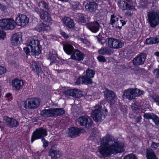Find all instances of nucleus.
I'll return each instance as SVG.
<instances>
[{
	"instance_id": "nucleus-20",
	"label": "nucleus",
	"mask_w": 159,
	"mask_h": 159,
	"mask_svg": "<svg viewBox=\"0 0 159 159\" xmlns=\"http://www.w3.org/2000/svg\"><path fill=\"white\" fill-rule=\"evenodd\" d=\"M11 85L13 88L17 90L22 89L24 86V82L22 80L16 78L12 80L11 82Z\"/></svg>"
},
{
	"instance_id": "nucleus-3",
	"label": "nucleus",
	"mask_w": 159,
	"mask_h": 159,
	"mask_svg": "<svg viewBox=\"0 0 159 159\" xmlns=\"http://www.w3.org/2000/svg\"><path fill=\"white\" fill-rule=\"evenodd\" d=\"M27 44L28 46L30 47L31 53L32 55L36 57L41 53L42 46L38 39H31L27 41Z\"/></svg>"
},
{
	"instance_id": "nucleus-54",
	"label": "nucleus",
	"mask_w": 159,
	"mask_h": 159,
	"mask_svg": "<svg viewBox=\"0 0 159 159\" xmlns=\"http://www.w3.org/2000/svg\"><path fill=\"white\" fill-rule=\"evenodd\" d=\"M42 141H43V146L44 148H46L48 146V142L44 138V139H42Z\"/></svg>"
},
{
	"instance_id": "nucleus-55",
	"label": "nucleus",
	"mask_w": 159,
	"mask_h": 159,
	"mask_svg": "<svg viewBox=\"0 0 159 159\" xmlns=\"http://www.w3.org/2000/svg\"><path fill=\"white\" fill-rule=\"evenodd\" d=\"M6 71V69L5 67L2 66H0V75H2Z\"/></svg>"
},
{
	"instance_id": "nucleus-8",
	"label": "nucleus",
	"mask_w": 159,
	"mask_h": 159,
	"mask_svg": "<svg viewBox=\"0 0 159 159\" xmlns=\"http://www.w3.org/2000/svg\"><path fill=\"white\" fill-rule=\"evenodd\" d=\"M148 21L151 27L155 28L159 24V12L152 11L147 12Z\"/></svg>"
},
{
	"instance_id": "nucleus-63",
	"label": "nucleus",
	"mask_w": 159,
	"mask_h": 159,
	"mask_svg": "<svg viewBox=\"0 0 159 159\" xmlns=\"http://www.w3.org/2000/svg\"><path fill=\"white\" fill-rule=\"evenodd\" d=\"M133 14L130 11H127L125 13V15L126 16H132Z\"/></svg>"
},
{
	"instance_id": "nucleus-57",
	"label": "nucleus",
	"mask_w": 159,
	"mask_h": 159,
	"mask_svg": "<svg viewBox=\"0 0 159 159\" xmlns=\"http://www.w3.org/2000/svg\"><path fill=\"white\" fill-rule=\"evenodd\" d=\"M131 108L133 110H134L136 112L138 111L137 110L139 109L138 106L137 105L135 104L134 103L131 106Z\"/></svg>"
},
{
	"instance_id": "nucleus-9",
	"label": "nucleus",
	"mask_w": 159,
	"mask_h": 159,
	"mask_svg": "<svg viewBox=\"0 0 159 159\" xmlns=\"http://www.w3.org/2000/svg\"><path fill=\"white\" fill-rule=\"evenodd\" d=\"M47 134V130L42 127L36 128L32 133L31 138V143H33L35 140L39 139H44V137Z\"/></svg>"
},
{
	"instance_id": "nucleus-43",
	"label": "nucleus",
	"mask_w": 159,
	"mask_h": 159,
	"mask_svg": "<svg viewBox=\"0 0 159 159\" xmlns=\"http://www.w3.org/2000/svg\"><path fill=\"white\" fill-rule=\"evenodd\" d=\"M140 1V6L143 9H146L148 8L147 1Z\"/></svg>"
},
{
	"instance_id": "nucleus-59",
	"label": "nucleus",
	"mask_w": 159,
	"mask_h": 159,
	"mask_svg": "<svg viewBox=\"0 0 159 159\" xmlns=\"http://www.w3.org/2000/svg\"><path fill=\"white\" fill-rule=\"evenodd\" d=\"M11 95V93H9L6 94V97L10 101H11L12 99Z\"/></svg>"
},
{
	"instance_id": "nucleus-31",
	"label": "nucleus",
	"mask_w": 159,
	"mask_h": 159,
	"mask_svg": "<svg viewBox=\"0 0 159 159\" xmlns=\"http://www.w3.org/2000/svg\"><path fill=\"white\" fill-rule=\"evenodd\" d=\"M146 157L147 159H159L153 150L149 148L146 149Z\"/></svg>"
},
{
	"instance_id": "nucleus-28",
	"label": "nucleus",
	"mask_w": 159,
	"mask_h": 159,
	"mask_svg": "<svg viewBox=\"0 0 159 159\" xmlns=\"http://www.w3.org/2000/svg\"><path fill=\"white\" fill-rule=\"evenodd\" d=\"M63 48L64 52L67 54L71 55L75 49L72 45L67 43L63 45Z\"/></svg>"
},
{
	"instance_id": "nucleus-36",
	"label": "nucleus",
	"mask_w": 159,
	"mask_h": 159,
	"mask_svg": "<svg viewBox=\"0 0 159 159\" xmlns=\"http://www.w3.org/2000/svg\"><path fill=\"white\" fill-rule=\"evenodd\" d=\"M119 108L124 115H126L127 113L128 107L126 105H123L121 104H119Z\"/></svg>"
},
{
	"instance_id": "nucleus-39",
	"label": "nucleus",
	"mask_w": 159,
	"mask_h": 159,
	"mask_svg": "<svg viewBox=\"0 0 159 159\" xmlns=\"http://www.w3.org/2000/svg\"><path fill=\"white\" fill-rule=\"evenodd\" d=\"M134 116L136 123H139L141 122L142 118L141 113L140 112L138 111L136 112Z\"/></svg>"
},
{
	"instance_id": "nucleus-38",
	"label": "nucleus",
	"mask_w": 159,
	"mask_h": 159,
	"mask_svg": "<svg viewBox=\"0 0 159 159\" xmlns=\"http://www.w3.org/2000/svg\"><path fill=\"white\" fill-rule=\"evenodd\" d=\"M96 38L97 39L98 42L102 45L104 44L105 42H106V39L105 40L104 38L102 36L100 33H99L98 36H96Z\"/></svg>"
},
{
	"instance_id": "nucleus-4",
	"label": "nucleus",
	"mask_w": 159,
	"mask_h": 159,
	"mask_svg": "<svg viewBox=\"0 0 159 159\" xmlns=\"http://www.w3.org/2000/svg\"><path fill=\"white\" fill-rule=\"evenodd\" d=\"M31 68L32 70L36 74L40 75L41 77L45 79H47L49 77V70L48 68H46L42 71L41 66L39 64L38 61H34L32 63Z\"/></svg>"
},
{
	"instance_id": "nucleus-26",
	"label": "nucleus",
	"mask_w": 159,
	"mask_h": 159,
	"mask_svg": "<svg viewBox=\"0 0 159 159\" xmlns=\"http://www.w3.org/2000/svg\"><path fill=\"white\" fill-rule=\"evenodd\" d=\"M134 89H129L125 90L123 94V97L129 100L133 99V96L134 95Z\"/></svg>"
},
{
	"instance_id": "nucleus-40",
	"label": "nucleus",
	"mask_w": 159,
	"mask_h": 159,
	"mask_svg": "<svg viewBox=\"0 0 159 159\" xmlns=\"http://www.w3.org/2000/svg\"><path fill=\"white\" fill-rule=\"evenodd\" d=\"M87 16L84 15H82L80 16L78 18L79 21L81 23L85 24L87 21Z\"/></svg>"
},
{
	"instance_id": "nucleus-45",
	"label": "nucleus",
	"mask_w": 159,
	"mask_h": 159,
	"mask_svg": "<svg viewBox=\"0 0 159 159\" xmlns=\"http://www.w3.org/2000/svg\"><path fill=\"white\" fill-rule=\"evenodd\" d=\"M97 59L100 62L104 63L107 61V60L105 57L102 55H99L97 57Z\"/></svg>"
},
{
	"instance_id": "nucleus-5",
	"label": "nucleus",
	"mask_w": 159,
	"mask_h": 159,
	"mask_svg": "<svg viewBox=\"0 0 159 159\" xmlns=\"http://www.w3.org/2000/svg\"><path fill=\"white\" fill-rule=\"evenodd\" d=\"M40 100L37 98H27L22 102V106L25 109H34L40 106Z\"/></svg>"
},
{
	"instance_id": "nucleus-23",
	"label": "nucleus",
	"mask_w": 159,
	"mask_h": 159,
	"mask_svg": "<svg viewBox=\"0 0 159 159\" xmlns=\"http://www.w3.org/2000/svg\"><path fill=\"white\" fill-rule=\"evenodd\" d=\"M40 18L45 23H49L52 20L51 15L47 11L42 10L39 13Z\"/></svg>"
},
{
	"instance_id": "nucleus-19",
	"label": "nucleus",
	"mask_w": 159,
	"mask_h": 159,
	"mask_svg": "<svg viewBox=\"0 0 159 159\" xmlns=\"http://www.w3.org/2000/svg\"><path fill=\"white\" fill-rule=\"evenodd\" d=\"M85 57V54L78 49H75L71 55L72 59L78 61H83Z\"/></svg>"
},
{
	"instance_id": "nucleus-61",
	"label": "nucleus",
	"mask_w": 159,
	"mask_h": 159,
	"mask_svg": "<svg viewBox=\"0 0 159 159\" xmlns=\"http://www.w3.org/2000/svg\"><path fill=\"white\" fill-rule=\"evenodd\" d=\"M64 93L66 95L70 96V89H67L65 91Z\"/></svg>"
},
{
	"instance_id": "nucleus-30",
	"label": "nucleus",
	"mask_w": 159,
	"mask_h": 159,
	"mask_svg": "<svg viewBox=\"0 0 159 159\" xmlns=\"http://www.w3.org/2000/svg\"><path fill=\"white\" fill-rule=\"evenodd\" d=\"M53 117L63 115L65 113V111L62 108H52Z\"/></svg>"
},
{
	"instance_id": "nucleus-35",
	"label": "nucleus",
	"mask_w": 159,
	"mask_h": 159,
	"mask_svg": "<svg viewBox=\"0 0 159 159\" xmlns=\"http://www.w3.org/2000/svg\"><path fill=\"white\" fill-rule=\"evenodd\" d=\"M61 1L68 2H69L71 5V9L73 11L77 10L80 3L77 1Z\"/></svg>"
},
{
	"instance_id": "nucleus-51",
	"label": "nucleus",
	"mask_w": 159,
	"mask_h": 159,
	"mask_svg": "<svg viewBox=\"0 0 159 159\" xmlns=\"http://www.w3.org/2000/svg\"><path fill=\"white\" fill-rule=\"evenodd\" d=\"M124 159H137L135 155L130 154L127 156H126L124 157Z\"/></svg>"
},
{
	"instance_id": "nucleus-10",
	"label": "nucleus",
	"mask_w": 159,
	"mask_h": 159,
	"mask_svg": "<svg viewBox=\"0 0 159 159\" xmlns=\"http://www.w3.org/2000/svg\"><path fill=\"white\" fill-rule=\"evenodd\" d=\"M78 123L81 126L85 128L91 127L93 124L92 120L85 116H82L80 117L78 120Z\"/></svg>"
},
{
	"instance_id": "nucleus-50",
	"label": "nucleus",
	"mask_w": 159,
	"mask_h": 159,
	"mask_svg": "<svg viewBox=\"0 0 159 159\" xmlns=\"http://www.w3.org/2000/svg\"><path fill=\"white\" fill-rule=\"evenodd\" d=\"M6 36V33L5 31L0 29V39L4 40Z\"/></svg>"
},
{
	"instance_id": "nucleus-15",
	"label": "nucleus",
	"mask_w": 159,
	"mask_h": 159,
	"mask_svg": "<svg viewBox=\"0 0 159 159\" xmlns=\"http://www.w3.org/2000/svg\"><path fill=\"white\" fill-rule=\"evenodd\" d=\"M3 120L6 125L9 128H12L17 127L19 125V123L15 118L5 116L3 117Z\"/></svg>"
},
{
	"instance_id": "nucleus-1",
	"label": "nucleus",
	"mask_w": 159,
	"mask_h": 159,
	"mask_svg": "<svg viewBox=\"0 0 159 159\" xmlns=\"http://www.w3.org/2000/svg\"><path fill=\"white\" fill-rule=\"evenodd\" d=\"M98 150L101 155L104 157L110 156L111 154H116L125 152L124 143L120 140H115L109 146L101 145Z\"/></svg>"
},
{
	"instance_id": "nucleus-25",
	"label": "nucleus",
	"mask_w": 159,
	"mask_h": 159,
	"mask_svg": "<svg viewBox=\"0 0 159 159\" xmlns=\"http://www.w3.org/2000/svg\"><path fill=\"white\" fill-rule=\"evenodd\" d=\"M98 4L94 2H87L85 6V8L88 11L90 12L95 11L97 9Z\"/></svg>"
},
{
	"instance_id": "nucleus-32",
	"label": "nucleus",
	"mask_w": 159,
	"mask_h": 159,
	"mask_svg": "<svg viewBox=\"0 0 159 159\" xmlns=\"http://www.w3.org/2000/svg\"><path fill=\"white\" fill-rule=\"evenodd\" d=\"M52 111V108L48 109H43L41 111L40 115L42 117H52L53 116Z\"/></svg>"
},
{
	"instance_id": "nucleus-42",
	"label": "nucleus",
	"mask_w": 159,
	"mask_h": 159,
	"mask_svg": "<svg viewBox=\"0 0 159 159\" xmlns=\"http://www.w3.org/2000/svg\"><path fill=\"white\" fill-rule=\"evenodd\" d=\"M78 91L76 89H70V96L73 97H78L77 94Z\"/></svg>"
},
{
	"instance_id": "nucleus-16",
	"label": "nucleus",
	"mask_w": 159,
	"mask_h": 159,
	"mask_svg": "<svg viewBox=\"0 0 159 159\" xmlns=\"http://www.w3.org/2000/svg\"><path fill=\"white\" fill-rule=\"evenodd\" d=\"M104 96L108 103L112 104L115 101V94L114 92L106 89L103 92Z\"/></svg>"
},
{
	"instance_id": "nucleus-14",
	"label": "nucleus",
	"mask_w": 159,
	"mask_h": 159,
	"mask_svg": "<svg viewBox=\"0 0 159 159\" xmlns=\"http://www.w3.org/2000/svg\"><path fill=\"white\" fill-rule=\"evenodd\" d=\"M29 21V18L26 15L19 13L17 15L15 20L16 25L23 27L27 24Z\"/></svg>"
},
{
	"instance_id": "nucleus-22",
	"label": "nucleus",
	"mask_w": 159,
	"mask_h": 159,
	"mask_svg": "<svg viewBox=\"0 0 159 159\" xmlns=\"http://www.w3.org/2000/svg\"><path fill=\"white\" fill-rule=\"evenodd\" d=\"M115 140H118L116 139L113 136L110 134H107L106 136L103 137L101 139V145L108 146L109 145V143L110 141L114 142Z\"/></svg>"
},
{
	"instance_id": "nucleus-47",
	"label": "nucleus",
	"mask_w": 159,
	"mask_h": 159,
	"mask_svg": "<svg viewBox=\"0 0 159 159\" xmlns=\"http://www.w3.org/2000/svg\"><path fill=\"white\" fill-rule=\"evenodd\" d=\"M145 44H154L153 41V38L151 37L147 39L145 42Z\"/></svg>"
},
{
	"instance_id": "nucleus-53",
	"label": "nucleus",
	"mask_w": 159,
	"mask_h": 159,
	"mask_svg": "<svg viewBox=\"0 0 159 159\" xmlns=\"http://www.w3.org/2000/svg\"><path fill=\"white\" fill-rule=\"evenodd\" d=\"M7 8L8 7L0 3V9L1 11H4L7 10Z\"/></svg>"
},
{
	"instance_id": "nucleus-49",
	"label": "nucleus",
	"mask_w": 159,
	"mask_h": 159,
	"mask_svg": "<svg viewBox=\"0 0 159 159\" xmlns=\"http://www.w3.org/2000/svg\"><path fill=\"white\" fill-rule=\"evenodd\" d=\"M155 125L159 127V117L156 115L153 120Z\"/></svg>"
},
{
	"instance_id": "nucleus-56",
	"label": "nucleus",
	"mask_w": 159,
	"mask_h": 159,
	"mask_svg": "<svg viewBox=\"0 0 159 159\" xmlns=\"http://www.w3.org/2000/svg\"><path fill=\"white\" fill-rule=\"evenodd\" d=\"M60 34L65 39H67L69 37V36L66 34L64 32L61 31L60 33Z\"/></svg>"
},
{
	"instance_id": "nucleus-46",
	"label": "nucleus",
	"mask_w": 159,
	"mask_h": 159,
	"mask_svg": "<svg viewBox=\"0 0 159 159\" xmlns=\"http://www.w3.org/2000/svg\"><path fill=\"white\" fill-rule=\"evenodd\" d=\"M39 4H42V7L48 10L49 9L48 4L47 3L44 1H41L39 2Z\"/></svg>"
},
{
	"instance_id": "nucleus-21",
	"label": "nucleus",
	"mask_w": 159,
	"mask_h": 159,
	"mask_svg": "<svg viewBox=\"0 0 159 159\" xmlns=\"http://www.w3.org/2000/svg\"><path fill=\"white\" fill-rule=\"evenodd\" d=\"M81 129L77 127H73L68 129V135L71 138H74L79 136Z\"/></svg>"
},
{
	"instance_id": "nucleus-29",
	"label": "nucleus",
	"mask_w": 159,
	"mask_h": 159,
	"mask_svg": "<svg viewBox=\"0 0 159 159\" xmlns=\"http://www.w3.org/2000/svg\"><path fill=\"white\" fill-rule=\"evenodd\" d=\"M64 24L67 28L73 29L75 26V24L73 20L69 17L64 18Z\"/></svg>"
},
{
	"instance_id": "nucleus-44",
	"label": "nucleus",
	"mask_w": 159,
	"mask_h": 159,
	"mask_svg": "<svg viewBox=\"0 0 159 159\" xmlns=\"http://www.w3.org/2000/svg\"><path fill=\"white\" fill-rule=\"evenodd\" d=\"M134 94L137 96H139L142 95L144 93V91L143 90H140V89H134Z\"/></svg>"
},
{
	"instance_id": "nucleus-52",
	"label": "nucleus",
	"mask_w": 159,
	"mask_h": 159,
	"mask_svg": "<svg viewBox=\"0 0 159 159\" xmlns=\"http://www.w3.org/2000/svg\"><path fill=\"white\" fill-rule=\"evenodd\" d=\"M159 146V143H156L152 142L151 145V147L153 149H156Z\"/></svg>"
},
{
	"instance_id": "nucleus-34",
	"label": "nucleus",
	"mask_w": 159,
	"mask_h": 159,
	"mask_svg": "<svg viewBox=\"0 0 159 159\" xmlns=\"http://www.w3.org/2000/svg\"><path fill=\"white\" fill-rule=\"evenodd\" d=\"M57 55V52L54 50L52 49L49 52L48 59L50 60L51 63H53L56 61Z\"/></svg>"
},
{
	"instance_id": "nucleus-37",
	"label": "nucleus",
	"mask_w": 159,
	"mask_h": 159,
	"mask_svg": "<svg viewBox=\"0 0 159 159\" xmlns=\"http://www.w3.org/2000/svg\"><path fill=\"white\" fill-rule=\"evenodd\" d=\"M155 115L156 114L153 113H144L143 117L144 119L147 120L152 119L153 120Z\"/></svg>"
},
{
	"instance_id": "nucleus-11",
	"label": "nucleus",
	"mask_w": 159,
	"mask_h": 159,
	"mask_svg": "<svg viewBox=\"0 0 159 159\" xmlns=\"http://www.w3.org/2000/svg\"><path fill=\"white\" fill-rule=\"evenodd\" d=\"M108 45L111 48H121L123 43L118 39L112 38H108L106 39Z\"/></svg>"
},
{
	"instance_id": "nucleus-48",
	"label": "nucleus",
	"mask_w": 159,
	"mask_h": 159,
	"mask_svg": "<svg viewBox=\"0 0 159 159\" xmlns=\"http://www.w3.org/2000/svg\"><path fill=\"white\" fill-rule=\"evenodd\" d=\"M151 97L154 100V102L157 103L159 100V96L156 94H153Z\"/></svg>"
},
{
	"instance_id": "nucleus-27",
	"label": "nucleus",
	"mask_w": 159,
	"mask_h": 159,
	"mask_svg": "<svg viewBox=\"0 0 159 159\" xmlns=\"http://www.w3.org/2000/svg\"><path fill=\"white\" fill-rule=\"evenodd\" d=\"M50 28L48 23H46V24L43 23H40L36 27L37 30L39 32L47 31L50 30Z\"/></svg>"
},
{
	"instance_id": "nucleus-58",
	"label": "nucleus",
	"mask_w": 159,
	"mask_h": 159,
	"mask_svg": "<svg viewBox=\"0 0 159 159\" xmlns=\"http://www.w3.org/2000/svg\"><path fill=\"white\" fill-rule=\"evenodd\" d=\"M24 50L26 54V55L28 56L29 55H30V49L28 47L24 48Z\"/></svg>"
},
{
	"instance_id": "nucleus-18",
	"label": "nucleus",
	"mask_w": 159,
	"mask_h": 159,
	"mask_svg": "<svg viewBox=\"0 0 159 159\" xmlns=\"http://www.w3.org/2000/svg\"><path fill=\"white\" fill-rule=\"evenodd\" d=\"M86 26L90 31L93 33L97 32L101 27L98 21H95L93 22L88 23Z\"/></svg>"
},
{
	"instance_id": "nucleus-60",
	"label": "nucleus",
	"mask_w": 159,
	"mask_h": 159,
	"mask_svg": "<svg viewBox=\"0 0 159 159\" xmlns=\"http://www.w3.org/2000/svg\"><path fill=\"white\" fill-rule=\"evenodd\" d=\"M101 102H102V107H104L103 109H102V111H104V112H105V113L106 114V113L108 112V111H107V110L106 108H105V106L104 105L103 102H104V101H101Z\"/></svg>"
},
{
	"instance_id": "nucleus-64",
	"label": "nucleus",
	"mask_w": 159,
	"mask_h": 159,
	"mask_svg": "<svg viewBox=\"0 0 159 159\" xmlns=\"http://www.w3.org/2000/svg\"><path fill=\"white\" fill-rule=\"evenodd\" d=\"M81 41L84 43H85L86 44H87L88 42V40L85 39H84L83 38L81 39Z\"/></svg>"
},
{
	"instance_id": "nucleus-62",
	"label": "nucleus",
	"mask_w": 159,
	"mask_h": 159,
	"mask_svg": "<svg viewBox=\"0 0 159 159\" xmlns=\"http://www.w3.org/2000/svg\"><path fill=\"white\" fill-rule=\"evenodd\" d=\"M153 41L155 43H157L159 42V38L156 37L153 38Z\"/></svg>"
},
{
	"instance_id": "nucleus-12",
	"label": "nucleus",
	"mask_w": 159,
	"mask_h": 159,
	"mask_svg": "<svg viewBox=\"0 0 159 159\" xmlns=\"http://www.w3.org/2000/svg\"><path fill=\"white\" fill-rule=\"evenodd\" d=\"M147 56V54L145 53H140L134 58L133 65L135 66H138L144 64Z\"/></svg>"
},
{
	"instance_id": "nucleus-41",
	"label": "nucleus",
	"mask_w": 159,
	"mask_h": 159,
	"mask_svg": "<svg viewBox=\"0 0 159 159\" xmlns=\"http://www.w3.org/2000/svg\"><path fill=\"white\" fill-rule=\"evenodd\" d=\"M118 20V18L116 17V16H115L114 14L111 15V20L110 24L111 25H113L115 24L116 21L117 22Z\"/></svg>"
},
{
	"instance_id": "nucleus-2",
	"label": "nucleus",
	"mask_w": 159,
	"mask_h": 159,
	"mask_svg": "<svg viewBox=\"0 0 159 159\" xmlns=\"http://www.w3.org/2000/svg\"><path fill=\"white\" fill-rule=\"evenodd\" d=\"M95 74V70L88 68L84 71L82 75L76 79L75 83L78 85L91 84L93 83L92 79Z\"/></svg>"
},
{
	"instance_id": "nucleus-13",
	"label": "nucleus",
	"mask_w": 159,
	"mask_h": 159,
	"mask_svg": "<svg viewBox=\"0 0 159 159\" xmlns=\"http://www.w3.org/2000/svg\"><path fill=\"white\" fill-rule=\"evenodd\" d=\"M126 1L129 3L126 2L125 1H118V5L120 9L123 11L136 10L135 6L133 5V4L129 3L130 1Z\"/></svg>"
},
{
	"instance_id": "nucleus-7",
	"label": "nucleus",
	"mask_w": 159,
	"mask_h": 159,
	"mask_svg": "<svg viewBox=\"0 0 159 159\" xmlns=\"http://www.w3.org/2000/svg\"><path fill=\"white\" fill-rule=\"evenodd\" d=\"M102 102L100 103V105L98 106H96L95 109L93 110L91 112V116L95 122H100L102 119V116H103L104 119L105 116L103 115L102 112Z\"/></svg>"
},
{
	"instance_id": "nucleus-17",
	"label": "nucleus",
	"mask_w": 159,
	"mask_h": 159,
	"mask_svg": "<svg viewBox=\"0 0 159 159\" xmlns=\"http://www.w3.org/2000/svg\"><path fill=\"white\" fill-rule=\"evenodd\" d=\"M59 152V150L57 149V145L53 144L49 149L48 155L51 156V159H57L60 157Z\"/></svg>"
},
{
	"instance_id": "nucleus-6",
	"label": "nucleus",
	"mask_w": 159,
	"mask_h": 159,
	"mask_svg": "<svg viewBox=\"0 0 159 159\" xmlns=\"http://www.w3.org/2000/svg\"><path fill=\"white\" fill-rule=\"evenodd\" d=\"M16 25V22L12 18H7L0 20V27L2 30H12Z\"/></svg>"
},
{
	"instance_id": "nucleus-33",
	"label": "nucleus",
	"mask_w": 159,
	"mask_h": 159,
	"mask_svg": "<svg viewBox=\"0 0 159 159\" xmlns=\"http://www.w3.org/2000/svg\"><path fill=\"white\" fill-rule=\"evenodd\" d=\"M100 54L109 56L112 53L110 48L107 47H102L98 51Z\"/></svg>"
},
{
	"instance_id": "nucleus-24",
	"label": "nucleus",
	"mask_w": 159,
	"mask_h": 159,
	"mask_svg": "<svg viewBox=\"0 0 159 159\" xmlns=\"http://www.w3.org/2000/svg\"><path fill=\"white\" fill-rule=\"evenodd\" d=\"M20 38L22 40V35L20 33H17L13 35L11 39V41L12 45L14 47L19 46V44H20L19 42Z\"/></svg>"
}]
</instances>
